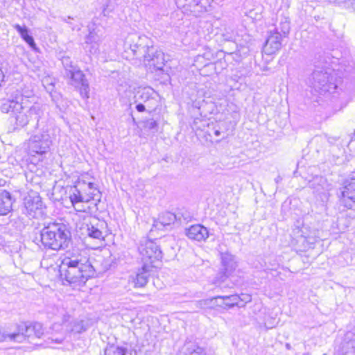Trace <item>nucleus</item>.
<instances>
[{
  "mask_svg": "<svg viewBox=\"0 0 355 355\" xmlns=\"http://www.w3.org/2000/svg\"><path fill=\"white\" fill-rule=\"evenodd\" d=\"M135 103L137 104L136 110L139 112H142L145 111L146 110H148L146 104H144L143 103H139V102H135Z\"/></svg>",
  "mask_w": 355,
  "mask_h": 355,
  "instance_id": "f704fd0d",
  "label": "nucleus"
},
{
  "mask_svg": "<svg viewBox=\"0 0 355 355\" xmlns=\"http://www.w3.org/2000/svg\"><path fill=\"white\" fill-rule=\"evenodd\" d=\"M347 216L352 218H355V210L351 211Z\"/></svg>",
  "mask_w": 355,
  "mask_h": 355,
  "instance_id": "e433bc0d",
  "label": "nucleus"
},
{
  "mask_svg": "<svg viewBox=\"0 0 355 355\" xmlns=\"http://www.w3.org/2000/svg\"><path fill=\"white\" fill-rule=\"evenodd\" d=\"M214 134L216 137H219L221 135L220 131L218 129L214 130Z\"/></svg>",
  "mask_w": 355,
  "mask_h": 355,
  "instance_id": "4c0bfd02",
  "label": "nucleus"
},
{
  "mask_svg": "<svg viewBox=\"0 0 355 355\" xmlns=\"http://www.w3.org/2000/svg\"><path fill=\"white\" fill-rule=\"evenodd\" d=\"M64 340V337L63 336H60V337H57V338H51V343H55L56 344H60L62 343V341Z\"/></svg>",
  "mask_w": 355,
  "mask_h": 355,
  "instance_id": "c9c22d12",
  "label": "nucleus"
},
{
  "mask_svg": "<svg viewBox=\"0 0 355 355\" xmlns=\"http://www.w3.org/2000/svg\"><path fill=\"white\" fill-rule=\"evenodd\" d=\"M153 267L148 264H143L135 276L132 277L135 287H144L148 282V277L153 271Z\"/></svg>",
  "mask_w": 355,
  "mask_h": 355,
  "instance_id": "dca6fc26",
  "label": "nucleus"
},
{
  "mask_svg": "<svg viewBox=\"0 0 355 355\" xmlns=\"http://www.w3.org/2000/svg\"><path fill=\"white\" fill-rule=\"evenodd\" d=\"M354 178L355 179V171H353L351 175H350V180H353Z\"/></svg>",
  "mask_w": 355,
  "mask_h": 355,
  "instance_id": "ea45409f",
  "label": "nucleus"
},
{
  "mask_svg": "<svg viewBox=\"0 0 355 355\" xmlns=\"http://www.w3.org/2000/svg\"><path fill=\"white\" fill-rule=\"evenodd\" d=\"M222 263L225 277L229 276L236 266L234 257L230 254H223L222 255Z\"/></svg>",
  "mask_w": 355,
  "mask_h": 355,
  "instance_id": "4be33fe9",
  "label": "nucleus"
},
{
  "mask_svg": "<svg viewBox=\"0 0 355 355\" xmlns=\"http://www.w3.org/2000/svg\"><path fill=\"white\" fill-rule=\"evenodd\" d=\"M125 45L131 51L132 56L137 59H143L144 62L162 70L164 66V54L159 51L153 45L151 39L146 35L130 34L128 36Z\"/></svg>",
  "mask_w": 355,
  "mask_h": 355,
  "instance_id": "7ed1b4c3",
  "label": "nucleus"
},
{
  "mask_svg": "<svg viewBox=\"0 0 355 355\" xmlns=\"http://www.w3.org/2000/svg\"><path fill=\"white\" fill-rule=\"evenodd\" d=\"M303 355H311L309 353L304 354Z\"/></svg>",
  "mask_w": 355,
  "mask_h": 355,
  "instance_id": "79ce46f5",
  "label": "nucleus"
},
{
  "mask_svg": "<svg viewBox=\"0 0 355 355\" xmlns=\"http://www.w3.org/2000/svg\"><path fill=\"white\" fill-rule=\"evenodd\" d=\"M330 80L329 73L323 69H318L313 71L308 78L307 84L317 94H323L327 92H334L336 89V85Z\"/></svg>",
  "mask_w": 355,
  "mask_h": 355,
  "instance_id": "423d86ee",
  "label": "nucleus"
},
{
  "mask_svg": "<svg viewBox=\"0 0 355 355\" xmlns=\"http://www.w3.org/2000/svg\"><path fill=\"white\" fill-rule=\"evenodd\" d=\"M50 130L42 128L40 132L32 136L28 141V149L30 155L34 156L37 154L42 155L47 153L52 144Z\"/></svg>",
  "mask_w": 355,
  "mask_h": 355,
  "instance_id": "1a4fd4ad",
  "label": "nucleus"
},
{
  "mask_svg": "<svg viewBox=\"0 0 355 355\" xmlns=\"http://www.w3.org/2000/svg\"><path fill=\"white\" fill-rule=\"evenodd\" d=\"M94 274L85 251L73 248L66 252L60 266V275L63 280L73 286H82Z\"/></svg>",
  "mask_w": 355,
  "mask_h": 355,
  "instance_id": "f257e3e1",
  "label": "nucleus"
},
{
  "mask_svg": "<svg viewBox=\"0 0 355 355\" xmlns=\"http://www.w3.org/2000/svg\"><path fill=\"white\" fill-rule=\"evenodd\" d=\"M62 65L65 69V76L67 72L73 71L78 69L76 65H73L69 57H63L61 60Z\"/></svg>",
  "mask_w": 355,
  "mask_h": 355,
  "instance_id": "cd10ccee",
  "label": "nucleus"
},
{
  "mask_svg": "<svg viewBox=\"0 0 355 355\" xmlns=\"http://www.w3.org/2000/svg\"><path fill=\"white\" fill-rule=\"evenodd\" d=\"M335 355H355L354 332L348 331L346 333L342 345Z\"/></svg>",
  "mask_w": 355,
  "mask_h": 355,
  "instance_id": "2eb2a0df",
  "label": "nucleus"
},
{
  "mask_svg": "<svg viewBox=\"0 0 355 355\" xmlns=\"http://www.w3.org/2000/svg\"><path fill=\"white\" fill-rule=\"evenodd\" d=\"M144 128L154 130L157 129V123L153 119H148L144 122Z\"/></svg>",
  "mask_w": 355,
  "mask_h": 355,
  "instance_id": "473e14b6",
  "label": "nucleus"
},
{
  "mask_svg": "<svg viewBox=\"0 0 355 355\" xmlns=\"http://www.w3.org/2000/svg\"><path fill=\"white\" fill-rule=\"evenodd\" d=\"M42 208L43 202L39 196H28L24 199L25 214L29 217H37L42 214Z\"/></svg>",
  "mask_w": 355,
  "mask_h": 355,
  "instance_id": "f8f14e48",
  "label": "nucleus"
},
{
  "mask_svg": "<svg viewBox=\"0 0 355 355\" xmlns=\"http://www.w3.org/2000/svg\"><path fill=\"white\" fill-rule=\"evenodd\" d=\"M71 18L70 17H68L67 18H64L63 19V21H65L66 23H68L69 24H71V22L69 21V20L71 19Z\"/></svg>",
  "mask_w": 355,
  "mask_h": 355,
  "instance_id": "58836bf2",
  "label": "nucleus"
},
{
  "mask_svg": "<svg viewBox=\"0 0 355 355\" xmlns=\"http://www.w3.org/2000/svg\"><path fill=\"white\" fill-rule=\"evenodd\" d=\"M41 241L45 248L59 250L67 247L71 240V232L63 223H51L40 232Z\"/></svg>",
  "mask_w": 355,
  "mask_h": 355,
  "instance_id": "20e7f679",
  "label": "nucleus"
},
{
  "mask_svg": "<svg viewBox=\"0 0 355 355\" xmlns=\"http://www.w3.org/2000/svg\"><path fill=\"white\" fill-rule=\"evenodd\" d=\"M3 239H2V237L0 236V246H3Z\"/></svg>",
  "mask_w": 355,
  "mask_h": 355,
  "instance_id": "a19ab883",
  "label": "nucleus"
},
{
  "mask_svg": "<svg viewBox=\"0 0 355 355\" xmlns=\"http://www.w3.org/2000/svg\"><path fill=\"white\" fill-rule=\"evenodd\" d=\"M282 37L279 28L270 31L263 46L264 52L268 55L277 52L282 47Z\"/></svg>",
  "mask_w": 355,
  "mask_h": 355,
  "instance_id": "ddd939ff",
  "label": "nucleus"
},
{
  "mask_svg": "<svg viewBox=\"0 0 355 355\" xmlns=\"http://www.w3.org/2000/svg\"><path fill=\"white\" fill-rule=\"evenodd\" d=\"M24 331L21 326H19L17 327V332H14L12 334H6V341L10 340L15 343H23L27 336L24 335Z\"/></svg>",
  "mask_w": 355,
  "mask_h": 355,
  "instance_id": "a878e982",
  "label": "nucleus"
},
{
  "mask_svg": "<svg viewBox=\"0 0 355 355\" xmlns=\"http://www.w3.org/2000/svg\"><path fill=\"white\" fill-rule=\"evenodd\" d=\"M239 303H241L242 304H243V306H245V304L246 303L250 302L252 300L251 295H250L248 294H244V293H242L241 295H239Z\"/></svg>",
  "mask_w": 355,
  "mask_h": 355,
  "instance_id": "72a5a7b5",
  "label": "nucleus"
},
{
  "mask_svg": "<svg viewBox=\"0 0 355 355\" xmlns=\"http://www.w3.org/2000/svg\"><path fill=\"white\" fill-rule=\"evenodd\" d=\"M101 193L92 182H86L85 180H78L76 184L70 187V201L78 211L85 212V209L80 207L78 203L87 202L92 200L100 202Z\"/></svg>",
  "mask_w": 355,
  "mask_h": 355,
  "instance_id": "39448f33",
  "label": "nucleus"
},
{
  "mask_svg": "<svg viewBox=\"0 0 355 355\" xmlns=\"http://www.w3.org/2000/svg\"><path fill=\"white\" fill-rule=\"evenodd\" d=\"M187 236L191 240L205 241L209 236L207 229L201 225H194L187 230Z\"/></svg>",
  "mask_w": 355,
  "mask_h": 355,
  "instance_id": "a211bd4d",
  "label": "nucleus"
},
{
  "mask_svg": "<svg viewBox=\"0 0 355 355\" xmlns=\"http://www.w3.org/2000/svg\"><path fill=\"white\" fill-rule=\"evenodd\" d=\"M105 355H132L127 352L124 347L110 345L105 349Z\"/></svg>",
  "mask_w": 355,
  "mask_h": 355,
  "instance_id": "bb28decb",
  "label": "nucleus"
},
{
  "mask_svg": "<svg viewBox=\"0 0 355 355\" xmlns=\"http://www.w3.org/2000/svg\"><path fill=\"white\" fill-rule=\"evenodd\" d=\"M219 297L198 300L196 302V306L200 309H214L216 306H223L222 304L218 302Z\"/></svg>",
  "mask_w": 355,
  "mask_h": 355,
  "instance_id": "393cba45",
  "label": "nucleus"
},
{
  "mask_svg": "<svg viewBox=\"0 0 355 355\" xmlns=\"http://www.w3.org/2000/svg\"><path fill=\"white\" fill-rule=\"evenodd\" d=\"M340 204L348 209H352L355 205V179L349 180L343 187L340 198Z\"/></svg>",
  "mask_w": 355,
  "mask_h": 355,
  "instance_id": "4468645a",
  "label": "nucleus"
},
{
  "mask_svg": "<svg viewBox=\"0 0 355 355\" xmlns=\"http://www.w3.org/2000/svg\"><path fill=\"white\" fill-rule=\"evenodd\" d=\"M105 223L89 214L84 215L83 222L78 225V228L81 236L88 239L102 242L104 241V235L102 230Z\"/></svg>",
  "mask_w": 355,
  "mask_h": 355,
  "instance_id": "0eeeda50",
  "label": "nucleus"
},
{
  "mask_svg": "<svg viewBox=\"0 0 355 355\" xmlns=\"http://www.w3.org/2000/svg\"><path fill=\"white\" fill-rule=\"evenodd\" d=\"M14 28L19 33L21 37L33 49H36V44L33 37L29 35L26 26H21L19 24L13 25Z\"/></svg>",
  "mask_w": 355,
  "mask_h": 355,
  "instance_id": "412c9836",
  "label": "nucleus"
},
{
  "mask_svg": "<svg viewBox=\"0 0 355 355\" xmlns=\"http://www.w3.org/2000/svg\"><path fill=\"white\" fill-rule=\"evenodd\" d=\"M138 249L144 264H148L153 268L159 267L162 252L156 243L151 240H145L140 243Z\"/></svg>",
  "mask_w": 355,
  "mask_h": 355,
  "instance_id": "6e6552de",
  "label": "nucleus"
},
{
  "mask_svg": "<svg viewBox=\"0 0 355 355\" xmlns=\"http://www.w3.org/2000/svg\"><path fill=\"white\" fill-rule=\"evenodd\" d=\"M176 220V216L169 211L162 213L158 218L157 221L154 225L155 227H159V225L166 226L173 223Z\"/></svg>",
  "mask_w": 355,
  "mask_h": 355,
  "instance_id": "b1692460",
  "label": "nucleus"
},
{
  "mask_svg": "<svg viewBox=\"0 0 355 355\" xmlns=\"http://www.w3.org/2000/svg\"><path fill=\"white\" fill-rule=\"evenodd\" d=\"M155 96V91L150 87L139 88L135 94V102L146 104L147 109L150 111L157 105Z\"/></svg>",
  "mask_w": 355,
  "mask_h": 355,
  "instance_id": "9b49d317",
  "label": "nucleus"
},
{
  "mask_svg": "<svg viewBox=\"0 0 355 355\" xmlns=\"http://www.w3.org/2000/svg\"><path fill=\"white\" fill-rule=\"evenodd\" d=\"M180 355H207L205 349L193 343L188 342L182 347Z\"/></svg>",
  "mask_w": 355,
  "mask_h": 355,
  "instance_id": "aec40b11",
  "label": "nucleus"
},
{
  "mask_svg": "<svg viewBox=\"0 0 355 355\" xmlns=\"http://www.w3.org/2000/svg\"><path fill=\"white\" fill-rule=\"evenodd\" d=\"M65 76L69 78V83L79 91L83 98H89V83L84 73L78 68L72 72H67Z\"/></svg>",
  "mask_w": 355,
  "mask_h": 355,
  "instance_id": "9d476101",
  "label": "nucleus"
},
{
  "mask_svg": "<svg viewBox=\"0 0 355 355\" xmlns=\"http://www.w3.org/2000/svg\"><path fill=\"white\" fill-rule=\"evenodd\" d=\"M99 40L98 36L94 31H90L85 38V44L89 45L92 43H98Z\"/></svg>",
  "mask_w": 355,
  "mask_h": 355,
  "instance_id": "c85d7f7f",
  "label": "nucleus"
},
{
  "mask_svg": "<svg viewBox=\"0 0 355 355\" xmlns=\"http://www.w3.org/2000/svg\"><path fill=\"white\" fill-rule=\"evenodd\" d=\"M28 101L21 97V100H7L3 102L0 107L3 113H10L9 121L13 125L14 129L25 127L32 119L37 120V126H40V119L43 111L38 103H35L28 107L26 103Z\"/></svg>",
  "mask_w": 355,
  "mask_h": 355,
  "instance_id": "f03ea898",
  "label": "nucleus"
},
{
  "mask_svg": "<svg viewBox=\"0 0 355 355\" xmlns=\"http://www.w3.org/2000/svg\"><path fill=\"white\" fill-rule=\"evenodd\" d=\"M279 28L281 31L280 33L282 35V37H285L289 33L290 23L287 20H285L280 23V27Z\"/></svg>",
  "mask_w": 355,
  "mask_h": 355,
  "instance_id": "7c9ffc66",
  "label": "nucleus"
},
{
  "mask_svg": "<svg viewBox=\"0 0 355 355\" xmlns=\"http://www.w3.org/2000/svg\"><path fill=\"white\" fill-rule=\"evenodd\" d=\"M98 43H92L89 45L86 44L85 49L88 51L91 54H96L98 52L99 49Z\"/></svg>",
  "mask_w": 355,
  "mask_h": 355,
  "instance_id": "2f4dec72",
  "label": "nucleus"
},
{
  "mask_svg": "<svg viewBox=\"0 0 355 355\" xmlns=\"http://www.w3.org/2000/svg\"><path fill=\"white\" fill-rule=\"evenodd\" d=\"M219 300H221L223 302L220 303L222 304V307L227 306L228 308L234 307V306H237L239 307H243V304L239 303V295H218Z\"/></svg>",
  "mask_w": 355,
  "mask_h": 355,
  "instance_id": "5701e85b",
  "label": "nucleus"
},
{
  "mask_svg": "<svg viewBox=\"0 0 355 355\" xmlns=\"http://www.w3.org/2000/svg\"><path fill=\"white\" fill-rule=\"evenodd\" d=\"M195 10L194 12H198V14H195L196 17H200L201 14L206 12L208 11L207 8L204 6L200 1H198L194 6Z\"/></svg>",
  "mask_w": 355,
  "mask_h": 355,
  "instance_id": "c756f323",
  "label": "nucleus"
},
{
  "mask_svg": "<svg viewBox=\"0 0 355 355\" xmlns=\"http://www.w3.org/2000/svg\"><path fill=\"white\" fill-rule=\"evenodd\" d=\"M21 327L25 332L24 335L27 336L28 339L40 338L44 334L43 326L39 322L25 324Z\"/></svg>",
  "mask_w": 355,
  "mask_h": 355,
  "instance_id": "6ab92c4d",
  "label": "nucleus"
},
{
  "mask_svg": "<svg viewBox=\"0 0 355 355\" xmlns=\"http://www.w3.org/2000/svg\"><path fill=\"white\" fill-rule=\"evenodd\" d=\"M15 200L6 190H0V216H6L12 209Z\"/></svg>",
  "mask_w": 355,
  "mask_h": 355,
  "instance_id": "f3484780",
  "label": "nucleus"
}]
</instances>
